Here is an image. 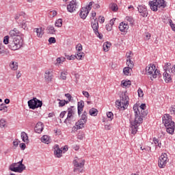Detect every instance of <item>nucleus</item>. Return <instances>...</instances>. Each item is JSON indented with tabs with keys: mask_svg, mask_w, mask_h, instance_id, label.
<instances>
[{
	"mask_svg": "<svg viewBox=\"0 0 175 175\" xmlns=\"http://www.w3.org/2000/svg\"><path fill=\"white\" fill-rule=\"evenodd\" d=\"M133 111L135 113V118L131 116L129 121L131 129L132 135H136L137 133V128L140 126V124H143V117H146L148 114V111L139 109V106L135 104L134 105Z\"/></svg>",
	"mask_w": 175,
	"mask_h": 175,
	"instance_id": "f257e3e1",
	"label": "nucleus"
},
{
	"mask_svg": "<svg viewBox=\"0 0 175 175\" xmlns=\"http://www.w3.org/2000/svg\"><path fill=\"white\" fill-rule=\"evenodd\" d=\"M163 124H164L167 133L173 135L175 129V122H173L172 116L170 114H165L163 118Z\"/></svg>",
	"mask_w": 175,
	"mask_h": 175,
	"instance_id": "f03ea898",
	"label": "nucleus"
},
{
	"mask_svg": "<svg viewBox=\"0 0 175 175\" xmlns=\"http://www.w3.org/2000/svg\"><path fill=\"white\" fill-rule=\"evenodd\" d=\"M24 40L21 36H16L15 38H10V44L8 45L9 49L11 50H18L23 47Z\"/></svg>",
	"mask_w": 175,
	"mask_h": 175,
	"instance_id": "7ed1b4c3",
	"label": "nucleus"
},
{
	"mask_svg": "<svg viewBox=\"0 0 175 175\" xmlns=\"http://www.w3.org/2000/svg\"><path fill=\"white\" fill-rule=\"evenodd\" d=\"M148 5L152 12H157L158 8L165 9L166 3H165V0H153L150 1Z\"/></svg>",
	"mask_w": 175,
	"mask_h": 175,
	"instance_id": "20e7f679",
	"label": "nucleus"
},
{
	"mask_svg": "<svg viewBox=\"0 0 175 175\" xmlns=\"http://www.w3.org/2000/svg\"><path fill=\"white\" fill-rule=\"evenodd\" d=\"M23 161H24V159L11 164L9 168L10 170H11V172H15V173H23V172L26 169L25 165L23 164Z\"/></svg>",
	"mask_w": 175,
	"mask_h": 175,
	"instance_id": "39448f33",
	"label": "nucleus"
},
{
	"mask_svg": "<svg viewBox=\"0 0 175 175\" xmlns=\"http://www.w3.org/2000/svg\"><path fill=\"white\" fill-rule=\"evenodd\" d=\"M120 98V100H117L116 101V107H118V109H122V110H125V109H126L129 105V100H128L129 97H128V96L126 94H123Z\"/></svg>",
	"mask_w": 175,
	"mask_h": 175,
	"instance_id": "423d86ee",
	"label": "nucleus"
},
{
	"mask_svg": "<svg viewBox=\"0 0 175 175\" xmlns=\"http://www.w3.org/2000/svg\"><path fill=\"white\" fill-rule=\"evenodd\" d=\"M27 105L29 109H31V110H35V109H39V107L43 106V102L34 97L28 100Z\"/></svg>",
	"mask_w": 175,
	"mask_h": 175,
	"instance_id": "0eeeda50",
	"label": "nucleus"
},
{
	"mask_svg": "<svg viewBox=\"0 0 175 175\" xmlns=\"http://www.w3.org/2000/svg\"><path fill=\"white\" fill-rule=\"evenodd\" d=\"M87 114V111H84L81 116V119L75 123L77 129H83V128H84V125L87 124V120H88Z\"/></svg>",
	"mask_w": 175,
	"mask_h": 175,
	"instance_id": "6e6552de",
	"label": "nucleus"
},
{
	"mask_svg": "<svg viewBox=\"0 0 175 175\" xmlns=\"http://www.w3.org/2000/svg\"><path fill=\"white\" fill-rule=\"evenodd\" d=\"M85 163V160L75 159L73 161V165L75 166L74 172H79L81 173L83 172V167H84V164Z\"/></svg>",
	"mask_w": 175,
	"mask_h": 175,
	"instance_id": "1a4fd4ad",
	"label": "nucleus"
},
{
	"mask_svg": "<svg viewBox=\"0 0 175 175\" xmlns=\"http://www.w3.org/2000/svg\"><path fill=\"white\" fill-rule=\"evenodd\" d=\"M167 161V154L166 153L162 154L159 159V166L161 169L166 166V162Z\"/></svg>",
	"mask_w": 175,
	"mask_h": 175,
	"instance_id": "9d476101",
	"label": "nucleus"
},
{
	"mask_svg": "<svg viewBox=\"0 0 175 175\" xmlns=\"http://www.w3.org/2000/svg\"><path fill=\"white\" fill-rule=\"evenodd\" d=\"M155 64H150L146 68V75L147 76H152L154 75V72H155L156 69Z\"/></svg>",
	"mask_w": 175,
	"mask_h": 175,
	"instance_id": "9b49d317",
	"label": "nucleus"
},
{
	"mask_svg": "<svg viewBox=\"0 0 175 175\" xmlns=\"http://www.w3.org/2000/svg\"><path fill=\"white\" fill-rule=\"evenodd\" d=\"M138 12L142 17H147L148 16V11L146 5H139L137 7Z\"/></svg>",
	"mask_w": 175,
	"mask_h": 175,
	"instance_id": "f8f14e48",
	"label": "nucleus"
},
{
	"mask_svg": "<svg viewBox=\"0 0 175 175\" xmlns=\"http://www.w3.org/2000/svg\"><path fill=\"white\" fill-rule=\"evenodd\" d=\"M77 3H76V0H72L70 3L67 5V10L70 13H73L76 8H77Z\"/></svg>",
	"mask_w": 175,
	"mask_h": 175,
	"instance_id": "ddd939ff",
	"label": "nucleus"
},
{
	"mask_svg": "<svg viewBox=\"0 0 175 175\" xmlns=\"http://www.w3.org/2000/svg\"><path fill=\"white\" fill-rule=\"evenodd\" d=\"M89 13H90V10H88V8L87 7L82 8L79 11V16L81 18H83V20H85Z\"/></svg>",
	"mask_w": 175,
	"mask_h": 175,
	"instance_id": "4468645a",
	"label": "nucleus"
},
{
	"mask_svg": "<svg viewBox=\"0 0 175 175\" xmlns=\"http://www.w3.org/2000/svg\"><path fill=\"white\" fill-rule=\"evenodd\" d=\"M54 150V155L56 158H61L62 157V150L59 148V146L58 144H55L53 146Z\"/></svg>",
	"mask_w": 175,
	"mask_h": 175,
	"instance_id": "2eb2a0df",
	"label": "nucleus"
},
{
	"mask_svg": "<svg viewBox=\"0 0 175 175\" xmlns=\"http://www.w3.org/2000/svg\"><path fill=\"white\" fill-rule=\"evenodd\" d=\"M92 28L96 35L99 33V31H98V29H99V23H98V21H96V18L94 19V22H92Z\"/></svg>",
	"mask_w": 175,
	"mask_h": 175,
	"instance_id": "dca6fc26",
	"label": "nucleus"
},
{
	"mask_svg": "<svg viewBox=\"0 0 175 175\" xmlns=\"http://www.w3.org/2000/svg\"><path fill=\"white\" fill-rule=\"evenodd\" d=\"M43 129V123H42V122H38L34 128V131L36 133H42Z\"/></svg>",
	"mask_w": 175,
	"mask_h": 175,
	"instance_id": "f3484780",
	"label": "nucleus"
},
{
	"mask_svg": "<svg viewBox=\"0 0 175 175\" xmlns=\"http://www.w3.org/2000/svg\"><path fill=\"white\" fill-rule=\"evenodd\" d=\"M163 76L165 83H172L173 77H172V75L169 74V71H165Z\"/></svg>",
	"mask_w": 175,
	"mask_h": 175,
	"instance_id": "a211bd4d",
	"label": "nucleus"
},
{
	"mask_svg": "<svg viewBox=\"0 0 175 175\" xmlns=\"http://www.w3.org/2000/svg\"><path fill=\"white\" fill-rule=\"evenodd\" d=\"M129 25L124 22H121L119 25V29L120 32H127Z\"/></svg>",
	"mask_w": 175,
	"mask_h": 175,
	"instance_id": "6ab92c4d",
	"label": "nucleus"
},
{
	"mask_svg": "<svg viewBox=\"0 0 175 175\" xmlns=\"http://www.w3.org/2000/svg\"><path fill=\"white\" fill-rule=\"evenodd\" d=\"M20 35H21V33L17 29H14L10 31V38H17V36H21Z\"/></svg>",
	"mask_w": 175,
	"mask_h": 175,
	"instance_id": "aec40b11",
	"label": "nucleus"
},
{
	"mask_svg": "<svg viewBox=\"0 0 175 175\" xmlns=\"http://www.w3.org/2000/svg\"><path fill=\"white\" fill-rule=\"evenodd\" d=\"M132 54V52L130 51V53H126V55L127 57V62H126V65H128L129 67H130L131 69H132L134 66L135 64H133V62H132V60L131 59V55Z\"/></svg>",
	"mask_w": 175,
	"mask_h": 175,
	"instance_id": "412c9836",
	"label": "nucleus"
},
{
	"mask_svg": "<svg viewBox=\"0 0 175 175\" xmlns=\"http://www.w3.org/2000/svg\"><path fill=\"white\" fill-rule=\"evenodd\" d=\"M83 109H84V102L83 100L78 102L77 110H78L79 116H80L81 114V112L83 111Z\"/></svg>",
	"mask_w": 175,
	"mask_h": 175,
	"instance_id": "4be33fe9",
	"label": "nucleus"
},
{
	"mask_svg": "<svg viewBox=\"0 0 175 175\" xmlns=\"http://www.w3.org/2000/svg\"><path fill=\"white\" fill-rule=\"evenodd\" d=\"M21 136L24 143H29V139H28V134H27V133L22 132Z\"/></svg>",
	"mask_w": 175,
	"mask_h": 175,
	"instance_id": "5701e85b",
	"label": "nucleus"
},
{
	"mask_svg": "<svg viewBox=\"0 0 175 175\" xmlns=\"http://www.w3.org/2000/svg\"><path fill=\"white\" fill-rule=\"evenodd\" d=\"M72 120H73V115L71 113H68V116L66 119L64 120V124H72Z\"/></svg>",
	"mask_w": 175,
	"mask_h": 175,
	"instance_id": "b1692460",
	"label": "nucleus"
},
{
	"mask_svg": "<svg viewBox=\"0 0 175 175\" xmlns=\"http://www.w3.org/2000/svg\"><path fill=\"white\" fill-rule=\"evenodd\" d=\"M109 9H111L112 12H117L118 10V5H117L116 3H111L109 4Z\"/></svg>",
	"mask_w": 175,
	"mask_h": 175,
	"instance_id": "393cba45",
	"label": "nucleus"
},
{
	"mask_svg": "<svg viewBox=\"0 0 175 175\" xmlns=\"http://www.w3.org/2000/svg\"><path fill=\"white\" fill-rule=\"evenodd\" d=\"M158 75L161 76V71H159V70L155 68L154 75H152V77H150V80H153V79H157Z\"/></svg>",
	"mask_w": 175,
	"mask_h": 175,
	"instance_id": "a878e982",
	"label": "nucleus"
},
{
	"mask_svg": "<svg viewBox=\"0 0 175 175\" xmlns=\"http://www.w3.org/2000/svg\"><path fill=\"white\" fill-rule=\"evenodd\" d=\"M46 30L48 31V33H50L51 35H54V33L57 31L54 27L51 25L48 26Z\"/></svg>",
	"mask_w": 175,
	"mask_h": 175,
	"instance_id": "bb28decb",
	"label": "nucleus"
},
{
	"mask_svg": "<svg viewBox=\"0 0 175 175\" xmlns=\"http://www.w3.org/2000/svg\"><path fill=\"white\" fill-rule=\"evenodd\" d=\"M111 46V43L109 42H105L103 46L104 51H105V53L109 51V49H110Z\"/></svg>",
	"mask_w": 175,
	"mask_h": 175,
	"instance_id": "cd10ccee",
	"label": "nucleus"
},
{
	"mask_svg": "<svg viewBox=\"0 0 175 175\" xmlns=\"http://www.w3.org/2000/svg\"><path fill=\"white\" fill-rule=\"evenodd\" d=\"M89 114H90V116H93V117H96V116H98V109L92 108L89 111Z\"/></svg>",
	"mask_w": 175,
	"mask_h": 175,
	"instance_id": "c85d7f7f",
	"label": "nucleus"
},
{
	"mask_svg": "<svg viewBox=\"0 0 175 175\" xmlns=\"http://www.w3.org/2000/svg\"><path fill=\"white\" fill-rule=\"evenodd\" d=\"M8 106H6V104L2 103L0 105V111H3V113H8Z\"/></svg>",
	"mask_w": 175,
	"mask_h": 175,
	"instance_id": "c756f323",
	"label": "nucleus"
},
{
	"mask_svg": "<svg viewBox=\"0 0 175 175\" xmlns=\"http://www.w3.org/2000/svg\"><path fill=\"white\" fill-rule=\"evenodd\" d=\"M49 140H50V137L48 135H43L41 137L42 143H45L46 144H49Z\"/></svg>",
	"mask_w": 175,
	"mask_h": 175,
	"instance_id": "7c9ffc66",
	"label": "nucleus"
},
{
	"mask_svg": "<svg viewBox=\"0 0 175 175\" xmlns=\"http://www.w3.org/2000/svg\"><path fill=\"white\" fill-rule=\"evenodd\" d=\"M34 32H36L38 38H42V36H43V32H42V27L36 28Z\"/></svg>",
	"mask_w": 175,
	"mask_h": 175,
	"instance_id": "2f4dec72",
	"label": "nucleus"
},
{
	"mask_svg": "<svg viewBox=\"0 0 175 175\" xmlns=\"http://www.w3.org/2000/svg\"><path fill=\"white\" fill-rule=\"evenodd\" d=\"M153 142L154 144H156V147H159V148H161V147L162 146V143H161V142L159 141V139L157 137H154Z\"/></svg>",
	"mask_w": 175,
	"mask_h": 175,
	"instance_id": "473e14b6",
	"label": "nucleus"
},
{
	"mask_svg": "<svg viewBox=\"0 0 175 175\" xmlns=\"http://www.w3.org/2000/svg\"><path fill=\"white\" fill-rule=\"evenodd\" d=\"M68 113L75 116V113H76V109L75 108V106H71L70 107L68 108Z\"/></svg>",
	"mask_w": 175,
	"mask_h": 175,
	"instance_id": "72a5a7b5",
	"label": "nucleus"
},
{
	"mask_svg": "<svg viewBox=\"0 0 175 175\" xmlns=\"http://www.w3.org/2000/svg\"><path fill=\"white\" fill-rule=\"evenodd\" d=\"M131 84H132V83L131 82V81H122L121 82V85L123 87H129L131 85Z\"/></svg>",
	"mask_w": 175,
	"mask_h": 175,
	"instance_id": "f704fd0d",
	"label": "nucleus"
},
{
	"mask_svg": "<svg viewBox=\"0 0 175 175\" xmlns=\"http://www.w3.org/2000/svg\"><path fill=\"white\" fill-rule=\"evenodd\" d=\"M76 58L77 59H83V58H84V55H85V54L83 52H78V53H77L76 55Z\"/></svg>",
	"mask_w": 175,
	"mask_h": 175,
	"instance_id": "c9c22d12",
	"label": "nucleus"
},
{
	"mask_svg": "<svg viewBox=\"0 0 175 175\" xmlns=\"http://www.w3.org/2000/svg\"><path fill=\"white\" fill-rule=\"evenodd\" d=\"M4 44H10V37L9 36H5L3 38Z\"/></svg>",
	"mask_w": 175,
	"mask_h": 175,
	"instance_id": "e433bc0d",
	"label": "nucleus"
},
{
	"mask_svg": "<svg viewBox=\"0 0 175 175\" xmlns=\"http://www.w3.org/2000/svg\"><path fill=\"white\" fill-rule=\"evenodd\" d=\"M51 73L50 72H48L45 73V79L47 80V81H51V79L53 77H51Z\"/></svg>",
	"mask_w": 175,
	"mask_h": 175,
	"instance_id": "4c0bfd02",
	"label": "nucleus"
},
{
	"mask_svg": "<svg viewBox=\"0 0 175 175\" xmlns=\"http://www.w3.org/2000/svg\"><path fill=\"white\" fill-rule=\"evenodd\" d=\"M172 65V64L170 63H165V66H164V70L167 72H169V73H170V69L172 67H170V66Z\"/></svg>",
	"mask_w": 175,
	"mask_h": 175,
	"instance_id": "58836bf2",
	"label": "nucleus"
},
{
	"mask_svg": "<svg viewBox=\"0 0 175 175\" xmlns=\"http://www.w3.org/2000/svg\"><path fill=\"white\" fill-rule=\"evenodd\" d=\"M55 27H58V28L62 27V19L59 18L55 21Z\"/></svg>",
	"mask_w": 175,
	"mask_h": 175,
	"instance_id": "ea45409f",
	"label": "nucleus"
},
{
	"mask_svg": "<svg viewBox=\"0 0 175 175\" xmlns=\"http://www.w3.org/2000/svg\"><path fill=\"white\" fill-rule=\"evenodd\" d=\"M107 118L110 119V121H111V120H113V118H114V114H113V112L109 111L107 113Z\"/></svg>",
	"mask_w": 175,
	"mask_h": 175,
	"instance_id": "a19ab883",
	"label": "nucleus"
},
{
	"mask_svg": "<svg viewBox=\"0 0 175 175\" xmlns=\"http://www.w3.org/2000/svg\"><path fill=\"white\" fill-rule=\"evenodd\" d=\"M130 67H125L123 69V73L124 75H126V76H129V70H130Z\"/></svg>",
	"mask_w": 175,
	"mask_h": 175,
	"instance_id": "79ce46f5",
	"label": "nucleus"
},
{
	"mask_svg": "<svg viewBox=\"0 0 175 175\" xmlns=\"http://www.w3.org/2000/svg\"><path fill=\"white\" fill-rule=\"evenodd\" d=\"M138 92V96L139 98H143V96H144V93H143V90H142V88H139L137 90Z\"/></svg>",
	"mask_w": 175,
	"mask_h": 175,
	"instance_id": "37998d69",
	"label": "nucleus"
},
{
	"mask_svg": "<svg viewBox=\"0 0 175 175\" xmlns=\"http://www.w3.org/2000/svg\"><path fill=\"white\" fill-rule=\"evenodd\" d=\"M57 100L59 102V107H64V106H65L64 100H61L58 98Z\"/></svg>",
	"mask_w": 175,
	"mask_h": 175,
	"instance_id": "c03bdc74",
	"label": "nucleus"
},
{
	"mask_svg": "<svg viewBox=\"0 0 175 175\" xmlns=\"http://www.w3.org/2000/svg\"><path fill=\"white\" fill-rule=\"evenodd\" d=\"M18 67V66L17 65V63L14 64V62H12L10 64V68H12L13 69V70H17Z\"/></svg>",
	"mask_w": 175,
	"mask_h": 175,
	"instance_id": "a18cd8bd",
	"label": "nucleus"
},
{
	"mask_svg": "<svg viewBox=\"0 0 175 175\" xmlns=\"http://www.w3.org/2000/svg\"><path fill=\"white\" fill-rule=\"evenodd\" d=\"M5 125H6V120H5V119L0 120L1 128H5Z\"/></svg>",
	"mask_w": 175,
	"mask_h": 175,
	"instance_id": "49530a36",
	"label": "nucleus"
},
{
	"mask_svg": "<svg viewBox=\"0 0 175 175\" xmlns=\"http://www.w3.org/2000/svg\"><path fill=\"white\" fill-rule=\"evenodd\" d=\"M18 24L21 28H23V29H27V23L24 22V21L22 23Z\"/></svg>",
	"mask_w": 175,
	"mask_h": 175,
	"instance_id": "de8ad7c7",
	"label": "nucleus"
},
{
	"mask_svg": "<svg viewBox=\"0 0 175 175\" xmlns=\"http://www.w3.org/2000/svg\"><path fill=\"white\" fill-rule=\"evenodd\" d=\"M55 42H57V40H55V38L54 37L49 38V42L50 43V44H53L55 43Z\"/></svg>",
	"mask_w": 175,
	"mask_h": 175,
	"instance_id": "09e8293b",
	"label": "nucleus"
},
{
	"mask_svg": "<svg viewBox=\"0 0 175 175\" xmlns=\"http://www.w3.org/2000/svg\"><path fill=\"white\" fill-rule=\"evenodd\" d=\"M65 96L67 98L68 102H70L72 99H73V97H72V95H70L69 93L65 94Z\"/></svg>",
	"mask_w": 175,
	"mask_h": 175,
	"instance_id": "8fccbe9b",
	"label": "nucleus"
},
{
	"mask_svg": "<svg viewBox=\"0 0 175 175\" xmlns=\"http://www.w3.org/2000/svg\"><path fill=\"white\" fill-rule=\"evenodd\" d=\"M125 19L126 21H129L130 24H133V18H132V16H126Z\"/></svg>",
	"mask_w": 175,
	"mask_h": 175,
	"instance_id": "3c124183",
	"label": "nucleus"
},
{
	"mask_svg": "<svg viewBox=\"0 0 175 175\" xmlns=\"http://www.w3.org/2000/svg\"><path fill=\"white\" fill-rule=\"evenodd\" d=\"M76 49L77 50V51L80 52L83 51V45H81V44H78L76 46Z\"/></svg>",
	"mask_w": 175,
	"mask_h": 175,
	"instance_id": "603ef678",
	"label": "nucleus"
},
{
	"mask_svg": "<svg viewBox=\"0 0 175 175\" xmlns=\"http://www.w3.org/2000/svg\"><path fill=\"white\" fill-rule=\"evenodd\" d=\"M23 14H24V12H21L20 14H16L14 17L15 20H16V21L20 20V18L21 17V16H23Z\"/></svg>",
	"mask_w": 175,
	"mask_h": 175,
	"instance_id": "864d4df0",
	"label": "nucleus"
},
{
	"mask_svg": "<svg viewBox=\"0 0 175 175\" xmlns=\"http://www.w3.org/2000/svg\"><path fill=\"white\" fill-rule=\"evenodd\" d=\"M66 73H68V72H62L61 78L62 79V80H66Z\"/></svg>",
	"mask_w": 175,
	"mask_h": 175,
	"instance_id": "5fc2aeb1",
	"label": "nucleus"
},
{
	"mask_svg": "<svg viewBox=\"0 0 175 175\" xmlns=\"http://www.w3.org/2000/svg\"><path fill=\"white\" fill-rule=\"evenodd\" d=\"M139 107V110H146V107H147V106L146 105L145 103H142L141 104V105Z\"/></svg>",
	"mask_w": 175,
	"mask_h": 175,
	"instance_id": "6e6d98bb",
	"label": "nucleus"
},
{
	"mask_svg": "<svg viewBox=\"0 0 175 175\" xmlns=\"http://www.w3.org/2000/svg\"><path fill=\"white\" fill-rule=\"evenodd\" d=\"M170 111L171 114H175V105H172L170 108Z\"/></svg>",
	"mask_w": 175,
	"mask_h": 175,
	"instance_id": "4d7b16f0",
	"label": "nucleus"
},
{
	"mask_svg": "<svg viewBox=\"0 0 175 175\" xmlns=\"http://www.w3.org/2000/svg\"><path fill=\"white\" fill-rule=\"evenodd\" d=\"M19 147H20V148H21V150H25L27 146L25 145V144L21 143V144H20Z\"/></svg>",
	"mask_w": 175,
	"mask_h": 175,
	"instance_id": "13d9d810",
	"label": "nucleus"
},
{
	"mask_svg": "<svg viewBox=\"0 0 175 175\" xmlns=\"http://www.w3.org/2000/svg\"><path fill=\"white\" fill-rule=\"evenodd\" d=\"M66 114V111H62L59 115L60 118H64Z\"/></svg>",
	"mask_w": 175,
	"mask_h": 175,
	"instance_id": "bf43d9fd",
	"label": "nucleus"
},
{
	"mask_svg": "<svg viewBox=\"0 0 175 175\" xmlns=\"http://www.w3.org/2000/svg\"><path fill=\"white\" fill-rule=\"evenodd\" d=\"M105 28H106L107 31H111L113 27L110 25H106Z\"/></svg>",
	"mask_w": 175,
	"mask_h": 175,
	"instance_id": "052dcab7",
	"label": "nucleus"
},
{
	"mask_svg": "<svg viewBox=\"0 0 175 175\" xmlns=\"http://www.w3.org/2000/svg\"><path fill=\"white\" fill-rule=\"evenodd\" d=\"M82 94L83 96H85V98H88L90 96V93H88V92L83 91Z\"/></svg>",
	"mask_w": 175,
	"mask_h": 175,
	"instance_id": "680f3d73",
	"label": "nucleus"
},
{
	"mask_svg": "<svg viewBox=\"0 0 175 175\" xmlns=\"http://www.w3.org/2000/svg\"><path fill=\"white\" fill-rule=\"evenodd\" d=\"M145 36H146V40H150V38H151V33H146L145 34Z\"/></svg>",
	"mask_w": 175,
	"mask_h": 175,
	"instance_id": "e2e57ef3",
	"label": "nucleus"
},
{
	"mask_svg": "<svg viewBox=\"0 0 175 175\" xmlns=\"http://www.w3.org/2000/svg\"><path fill=\"white\" fill-rule=\"evenodd\" d=\"M170 71L172 75H175V65H174L172 68H170Z\"/></svg>",
	"mask_w": 175,
	"mask_h": 175,
	"instance_id": "0e129e2a",
	"label": "nucleus"
},
{
	"mask_svg": "<svg viewBox=\"0 0 175 175\" xmlns=\"http://www.w3.org/2000/svg\"><path fill=\"white\" fill-rule=\"evenodd\" d=\"M0 54H5V48H3V46L0 47Z\"/></svg>",
	"mask_w": 175,
	"mask_h": 175,
	"instance_id": "69168bd1",
	"label": "nucleus"
},
{
	"mask_svg": "<svg viewBox=\"0 0 175 175\" xmlns=\"http://www.w3.org/2000/svg\"><path fill=\"white\" fill-rule=\"evenodd\" d=\"M170 27H171L172 31H175V24H174V23H172V21H171V22H170Z\"/></svg>",
	"mask_w": 175,
	"mask_h": 175,
	"instance_id": "338daca9",
	"label": "nucleus"
},
{
	"mask_svg": "<svg viewBox=\"0 0 175 175\" xmlns=\"http://www.w3.org/2000/svg\"><path fill=\"white\" fill-rule=\"evenodd\" d=\"M13 145H14V147H15V148H16V147L18 146V142H17V141H14V142H13Z\"/></svg>",
	"mask_w": 175,
	"mask_h": 175,
	"instance_id": "774afa93",
	"label": "nucleus"
}]
</instances>
